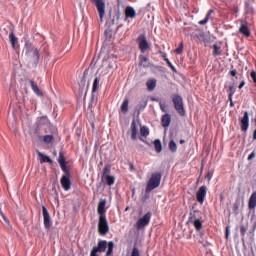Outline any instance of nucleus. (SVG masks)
Listing matches in <instances>:
<instances>
[{
    "mask_svg": "<svg viewBox=\"0 0 256 256\" xmlns=\"http://www.w3.org/2000/svg\"><path fill=\"white\" fill-rule=\"evenodd\" d=\"M25 56L28 59L30 65L36 68L39 65V60L41 59V54H39V49L31 43V41L26 40L24 44Z\"/></svg>",
    "mask_w": 256,
    "mask_h": 256,
    "instance_id": "nucleus-1",
    "label": "nucleus"
},
{
    "mask_svg": "<svg viewBox=\"0 0 256 256\" xmlns=\"http://www.w3.org/2000/svg\"><path fill=\"white\" fill-rule=\"evenodd\" d=\"M161 172H155L151 175L146 186V193H151L153 189H157L161 185Z\"/></svg>",
    "mask_w": 256,
    "mask_h": 256,
    "instance_id": "nucleus-2",
    "label": "nucleus"
},
{
    "mask_svg": "<svg viewBox=\"0 0 256 256\" xmlns=\"http://www.w3.org/2000/svg\"><path fill=\"white\" fill-rule=\"evenodd\" d=\"M172 103H174V108L181 115V117H185V106H183V97L179 94H173Z\"/></svg>",
    "mask_w": 256,
    "mask_h": 256,
    "instance_id": "nucleus-3",
    "label": "nucleus"
},
{
    "mask_svg": "<svg viewBox=\"0 0 256 256\" xmlns=\"http://www.w3.org/2000/svg\"><path fill=\"white\" fill-rule=\"evenodd\" d=\"M98 231L100 235H103V236L109 233V222L107 221V216H99Z\"/></svg>",
    "mask_w": 256,
    "mask_h": 256,
    "instance_id": "nucleus-4",
    "label": "nucleus"
},
{
    "mask_svg": "<svg viewBox=\"0 0 256 256\" xmlns=\"http://www.w3.org/2000/svg\"><path fill=\"white\" fill-rule=\"evenodd\" d=\"M138 47L141 53H147L149 49V41H147V36L145 34H140L137 38Z\"/></svg>",
    "mask_w": 256,
    "mask_h": 256,
    "instance_id": "nucleus-5",
    "label": "nucleus"
},
{
    "mask_svg": "<svg viewBox=\"0 0 256 256\" xmlns=\"http://www.w3.org/2000/svg\"><path fill=\"white\" fill-rule=\"evenodd\" d=\"M97 89H99V78L98 77H96L93 81L92 94H91L90 102L88 104V109H93V104L97 103V97H95V93H97Z\"/></svg>",
    "mask_w": 256,
    "mask_h": 256,
    "instance_id": "nucleus-6",
    "label": "nucleus"
},
{
    "mask_svg": "<svg viewBox=\"0 0 256 256\" xmlns=\"http://www.w3.org/2000/svg\"><path fill=\"white\" fill-rule=\"evenodd\" d=\"M91 3H94L96 9L99 13L100 21L103 23V18L105 17V0H90Z\"/></svg>",
    "mask_w": 256,
    "mask_h": 256,
    "instance_id": "nucleus-7",
    "label": "nucleus"
},
{
    "mask_svg": "<svg viewBox=\"0 0 256 256\" xmlns=\"http://www.w3.org/2000/svg\"><path fill=\"white\" fill-rule=\"evenodd\" d=\"M150 221L151 212H147L142 218L138 219V221L136 222V228L138 229V231H140V229H145V227L149 225Z\"/></svg>",
    "mask_w": 256,
    "mask_h": 256,
    "instance_id": "nucleus-8",
    "label": "nucleus"
},
{
    "mask_svg": "<svg viewBox=\"0 0 256 256\" xmlns=\"http://www.w3.org/2000/svg\"><path fill=\"white\" fill-rule=\"evenodd\" d=\"M205 197H207V186L203 185L198 189L196 193V199L200 205L205 203Z\"/></svg>",
    "mask_w": 256,
    "mask_h": 256,
    "instance_id": "nucleus-9",
    "label": "nucleus"
},
{
    "mask_svg": "<svg viewBox=\"0 0 256 256\" xmlns=\"http://www.w3.org/2000/svg\"><path fill=\"white\" fill-rule=\"evenodd\" d=\"M42 213L44 217L45 229H51V225H53V222H51V215H49V211L47 210V207L42 206Z\"/></svg>",
    "mask_w": 256,
    "mask_h": 256,
    "instance_id": "nucleus-10",
    "label": "nucleus"
},
{
    "mask_svg": "<svg viewBox=\"0 0 256 256\" xmlns=\"http://www.w3.org/2000/svg\"><path fill=\"white\" fill-rule=\"evenodd\" d=\"M241 131L246 132L249 129V112L245 111L240 120Z\"/></svg>",
    "mask_w": 256,
    "mask_h": 256,
    "instance_id": "nucleus-11",
    "label": "nucleus"
},
{
    "mask_svg": "<svg viewBox=\"0 0 256 256\" xmlns=\"http://www.w3.org/2000/svg\"><path fill=\"white\" fill-rule=\"evenodd\" d=\"M60 183L64 191H69L71 189V175L62 176Z\"/></svg>",
    "mask_w": 256,
    "mask_h": 256,
    "instance_id": "nucleus-12",
    "label": "nucleus"
},
{
    "mask_svg": "<svg viewBox=\"0 0 256 256\" xmlns=\"http://www.w3.org/2000/svg\"><path fill=\"white\" fill-rule=\"evenodd\" d=\"M139 133V129L137 128V120L133 119L131 123V139L132 141H137V135Z\"/></svg>",
    "mask_w": 256,
    "mask_h": 256,
    "instance_id": "nucleus-13",
    "label": "nucleus"
},
{
    "mask_svg": "<svg viewBox=\"0 0 256 256\" xmlns=\"http://www.w3.org/2000/svg\"><path fill=\"white\" fill-rule=\"evenodd\" d=\"M125 17L126 19H135L137 17V11L132 6H127L125 9Z\"/></svg>",
    "mask_w": 256,
    "mask_h": 256,
    "instance_id": "nucleus-14",
    "label": "nucleus"
},
{
    "mask_svg": "<svg viewBox=\"0 0 256 256\" xmlns=\"http://www.w3.org/2000/svg\"><path fill=\"white\" fill-rule=\"evenodd\" d=\"M239 33L244 35V37H251V31L249 30V26L247 22H242L239 28Z\"/></svg>",
    "mask_w": 256,
    "mask_h": 256,
    "instance_id": "nucleus-15",
    "label": "nucleus"
},
{
    "mask_svg": "<svg viewBox=\"0 0 256 256\" xmlns=\"http://www.w3.org/2000/svg\"><path fill=\"white\" fill-rule=\"evenodd\" d=\"M105 205H107V200H101L99 202L98 209H97L99 217H107V215L105 214L106 213Z\"/></svg>",
    "mask_w": 256,
    "mask_h": 256,
    "instance_id": "nucleus-16",
    "label": "nucleus"
},
{
    "mask_svg": "<svg viewBox=\"0 0 256 256\" xmlns=\"http://www.w3.org/2000/svg\"><path fill=\"white\" fill-rule=\"evenodd\" d=\"M161 125L164 127V129H167V127L171 125V114L166 113L162 115Z\"/></svg>",
    "mask_w": 256,
    "mask_h": 256,
    "instance_id": "nucleus-17",
    "label": "nucleus"
},
{
    "mask_svg": "<svg viewBox=\"0 0 256 256\" xmlns=\"http://www.w3.org/2000/svg\"><path fill=\"white\" fill-rule=\"evenodd\" d=\"M30 83V87L32 89V91L38 96V97H43V92L39 89V86L37 85V83L33 80L29 81Z\"/></svg>",
    "mask_w": 256,
    "mask_h": 256,
    "instance_id": "nucleus-18",
    "label": "nucleus"
},
{
    "mask_svg": "<svg viewBox=\"0 0 256 256\" xmlns=\"http://www.w3.org/2000/svg\"><path fill=\"white\" fill-rule=\"evenodd\" d=\"M146 87L148 91H155V87H157V79L151 78L147 80Z\"/></svg>",
    "mask_w": 256,
    "mask_h": 256,
    "instance_id": "nucleus-19",
    "label": "nucleus"
},
{
    "mask_svg": "<svg viewBox=\"0 0 256 256\" xmlns=\"http://www.w3.org/2000/svg\"><path fill=\"white\" fill-rule=\"evenodd\" d=\"M38 155L40 157V163H49L50 165H53V160L51 159V157H49L41 152H38Z\"/></svg>",
    "mask_w": 256,
    "mask_h": 256,
    "instance_id": "nucleus-20",
    "label": "nucleus"
},
{
    "mask_svg": "<svg viewBox=\"0 0 256 256\" xmlns=\"http://www.w3.org/2000/svg\"><path fill=\"white\" fill-rule=\"evenodd\" d=\"M102 181H105L106 185H108L109 187H111L112 185H115V177L108 175V176H104L101 177Z\"/></svg>",
    "mask_w": 256,
    "mask_h": 256,
    "instance_id": "nucleus-21",
    "label": "nucleus"
},
{
    "mask_svg": "<svg viewBox=\"0 0 256 256\" xmlns=\"http://www.w3.org/2000/svg\"><path fill=\"white\" fill-rule=\"evenodd\" d=\"M249 209H255L256 207V191L252 193L248 202Z\"/></svg>",
    "mask_w": 256,
    "mask_h": 256,
    "instance_id": "nucleus-22",
    "label": "nucleus"
},
{
    "mask_svg": "<svg viewBox=\"0 0 256 256\" xmlns=\"http://www.w3.org/2000/svg\"><path fill=\"white\" fill-rule=\"evenodd\" d=\"M153 143L156 153H161L163 151V144H161V140L155 139Z\"/></svg>",
    "mask_w": 256,
    "mask_h": 256,
    "instance_id": "nucleus-23",
    "label": "nucleus"
},
{
    "mask_svg": "<svg viewBox=\"0 0 256 256\" xmlns=\"http://www.w3.org/2000/svg\"><path fill=\"white\" fill-rule=\"evenodd\" d=\"M121 111H122V113H128L129 112V98H125L123 100V103L121 105Z\"/></svg>",
    "mask_w": 256,
    "mask_h": 256,
    "instance_id": "nucleus-24",
    "label": "nucleus"
},
{
    "mask_svg": "<svg viewBox=\"0 0 256 256\" xmlns=\"http://www.w3.org/2000/svg\"><path fill=\"white\" fill-rule=\"evenodd\" d=\"M121 18V13L120 12H116L113 15V18L111 19V21L109 22V25H117V23H119V19Z\"/></svg>",
    "mask_w": 256,
    "mask_h": 256,
    "instance_id": "nucleus-25",
    "label": "nucleus"
},
{
    "mask_svg": "<svg viewBox=\"0 0 256 256\" xmlns=\"http://www.w3.org/2000/svg\"><path fill=\"white\" fill-rule=\"evenodd\" d=\"M245 12L247 13V15L255 13V10L253 9V6L251 5V3H249V1H245Z\"/></svg>",
    "mask_w": 256,
    "mask_h": 256,
    "instance_id": "nucleus-26",
    "label": "nucleus"
},
{
    "mask_svg": "<svg viewBox=\"0 0 256 256\" xmlns=\"http://www.w3.org/2000/svg\"><path fill=\"white\" fill-rule=\"evenodd\" d=\"M148 100L147 98H142L141 101L137 105L138 111H143L145 107H147Z\"/></svg>",
    "mask_w": 256,
    "mask_h": 256,
    "instance_id": "nucleus-27",
    "label": "nucleus"
},
{
    "mask_svg": "<svg viewBox=\"0 0 256 256\" xmlns=\"http://www.w3.org/2000/svg\"><path fill=\"white\" fill-rule=\"evenodd\" d=\"M9 41L12 45V48L15 49V44L17 43L18 39L15 37V32L11 31L9 34Z\"/></svg>",
    "mask_w": 256,
    "mask_h": 256,
    "instance_id": "nucleus-28",
    "label": "nucleus"
},
{
    "mask_svg": "<svg viewBox=\"0 0 256 256\" xmlns=\"http://www.w3.org/2000/svg\"><path fill=\"white\" fill-rule=\"evenodd\" d=\"M55 139V136H53V134H48V135H45L44 138H43V142L46 144V145H50V143H53V140Z\"/></svg>",
    "mask_w": 256,
    "mask_h": 256,
    "instance_id": "nucleus-29",
    "label": "nucleus"
},
{
    "mask_svg": "<svg viewBox=\"0 0 256 256\" xmlns=\"http://www.w3.org/2000/svg\"><path fill=\"white\" fill-rule=\"evenodd\" d=\"M107 247H108V249H107V252H106V256L113 255V249L115 247V243L113 241H110V242H108Z\"/></svg>",
    "mask_w": 256,
    "mask_h": 256,
    "instance_id": "nucleus-30",
    "label": "nucleus"
},
{
    "mask_svg": "<svg viewBox=\"0 0 256 256\" xmlns=\"http://www.w3.org/2000/svg\"><path fill=\"white\" fill-rule=\"evenodd\" d=\"M192 223L196 231H201L203 229V222L200 219L194 220Z\"/></svg>",
    "mask_w": 256,
    "mask_h": 256,
    "instance_id": "nucleus-31",
    "label": "nucleus"
},
{
    "mask_svg": "<svg viewBox=\"0 0 256 256\" xmlns=\"http://www.w3.org/2000/svg\"><path fill=\"white\" fill-rule=\"evenodd\" d=\"M140 135H141V137H149V127L142 126L140 128Z\"/></svg>",
    "mask_w": 256,
    "mask_h": 256,
    "instance_id": "nucleus-32",
    "label": "nucleus"
},
{
    "mask_svg": "<svg viewBox=\"0 0 256 256\" xmlns=\"http://www.w3.org/2000/svg\"><path fill=\"white\" fill-rule=\"evenodd\" d=\"M109 173H111V165L107 164L104 166V168L102 170V177L109 176Z\"/></svg>",
    "mask_w": 256,
    "mask_h": 256,
    "instance_id": "nucleus-33",
    "label": "nucleus"
},
{
    "mask_svg": "<svg viewBox=\"0 0 256 256\" xmlns=\"http://www.w3.org/2000/svg\"><path fill=\"white\" fill-rule=\"evenodd\" d=\"M168 147L172 153H177V143L174 140L169 142Z\"/></svg>",
    "mask_w": 256,
    "mask_h": 256,
    "instance_id": "nucleus-34",
    "label": "nucleus"
},
{
    "mask_svg": "<svg viewBox=\"0 0 256 256\" xmlns=\"http://www.w3.org/2000/svg\"><path fill=\"white\" fill-rule=\"evenodd\" d=\"M60 169H62L63 173H65L64 176L71 175V172L69 171V168L67 167V162L64 164H60Z\"/></svg>",
    "mask_w": 256,
    "mask_h": 256,
    "instance_id": "nucleus-35",
    "label": "nucleus"
},
{
    "mask_svg": "<svg viewBox=\"0 0 256 256\" xmlns=\"http://www.w3.org/2000/svg\"><path fill=\"white\" fill-rule=\"evenodd\" d=\"M164 57V61L167 63L168 67H170V69L174 72L177 73V68L174 67V65L171 63V61L169 60V58H167L165 55Z\"/></svg>",
    "mask_w": 256,
    "mask_h": 256,
    "instance_id": "nucleus-36",
    "label": "nucleus"
},
{
    "mask_svg": "<svg viewBox=\"0 0 256 256\" xmlns=\"http://www.w3.org/2000/svg\"><path fill=\"white\" fill-rule=\"evenodd\" d=\"M139 61H140V65H142L143 67H148V65L144 64V63H147V61H149L148 57L140 55Z\"/></svg>",
    "mask_w": 256,
    "mask_h": 256,
    "instance_id": "nucleus-37",
    "label": "nucleus"
},
{
    "mask_svg": "<svg viewBox=\"0 0 256 256\" xmlns=\"http://www.w3.org/2000/svg\"><path fill=\"white\" fill-rule=\"evenodd\" d=\"M247 233V227L245 225L240 226V235L242 237V241H245V235Z\"/></svg>",
    "mask_w": 256,
    "mask_h": 256,
    "instance_id": "nucleus-38",
    "label": "nucleus"
},
{
    "mask_svg": "<svg viewBox=\"0 0 256 256\" xmlns=\"http://www.w3.org/2000/svg\"><path fill=\"white\" fill-rule=\"evenodd\" d=\"M195 213H197V210L190 212V216L188 218L189 223H193L194 221H197V217H196Z\"/></svg>",
    "mask_w": 256,
    "mask_h": 256,
    "instance_id": "nucleus-39",
    "label": "nucleus"
},
{
    "mask_svg": "<svg viewBox=\"0 0 256 256\" xmlns=\"http://www.w3.org/2000/svg\"><path fill=\"white\" fill-rule=\"evenodd\" d=\"M235 86H230L229 87V93H228V101H231V98L233 95H235Z\"/></svg>",
    "mask_w": 256,
    "mask_h": 256,
    "instance_id": "nucleus-40",
    "label": "nucleus"
},
{
    "mask_svg": "<svg viewBox=\"0 0 256 256\" xmlns=\"http://www.w3.org/2000/svg\"><path fill=\"white\" fill-rule=\"evenodd\" d=\"M59 165H63L65 164V156L63 155V152H59V156H58V159H57Z\"/></svg>",
    "mask_w": 256,
    "mask_h": 256,
    "instance_id": "nucleus-41",
    "label": "nucleus"
},
{
    "mask_svg": "<svg viewBox=\"0 0 256 256\" xmlns=\"http://www.w3.org/2000/svg\"><path fill=\"white\" fill-rule=\"evenodd\" d=\"M183 48H184V45H183V42H181L179 44V47L175 49L174 53H176V55H181L183 53Z\"/></svg>",
    "mask_w": 256,
    "mask_h": 256,
    "instance_id": "nucleus-42",
    "label": "nucleus"
},
{
    "mask_svg": "<svg viewBox=\"0 0 256 256\" xmlns=\"http://www.w3.org/2000/svg\"><path fill=\"white\" fill-rule=\"evenodd\" d=\"M213 55L214 57H219V55H221V53L219 52V46L217 44H213Z\"/></svg>",
    "mask_w": 256,
    "mask_h": 256,
    "instance_id": "nucleus-43",
    "label": "nucleus"
},
{
    "mask_svg": "<svg viewBox=\"0 0 256 256\" xmlns=\"http://www.w3.org/2000/svg\"><path fill=\"white\" fill-rule=\"evenodd\" d=\"M159 107H160V109H161V111H162L163 113H166V112H167V104H165V102L160 101V102H159Z\"/></svg>",
    "mask_w": 256,
    "mask_h": 256,
    "instance_id": "nucleus-44",
    "label": "nucleus"
},
{
    "mask_svg": "<svg viewBox=\"0 0 256 256\" xmlns=\"http://www.w3.org/2000/svg\"><path fill=\"white\" fill-rule=\"evenodd\" d=\"M131 256H141V253L139 252V248L134 247V248L132 249Z\"/></svg>",
    "mask_w": 256,
    "mask_h": 256,
    "instance_id": "nucleus-45",
    "label": "nucleus"
},
{
    "mask_svg": "<svg viewBox=\"0 0 256 256\" xmlns=\"http://www.w3.org/2000/svg\"><path fill=\"white\" fill-rule=\"evenodd\" d=\"M206 179H207L208 183L211 181V179H213V170H210L207 172Z\"/></svg>",
    "mask_w": 256,
    "mask_h": 256,
    "instance_id": "nucleus-46",
    "label": "nucleus"
},
{
    "mask_svg": "<svg viewBox=\"0 0 256 256\" xmlns=\"http://www.w3.org/2000/svg\"><path fill=\"white\" fill-rule=\"evenodd\" d=\"M233 211L236 213V215H239V203L235 202L233 204Z\"/></svg>",
    "mask_w": 256,
    "mask_h": 256,
    "instance_id": "nucleus-47",
    "label": "nucleus"
},
{
    "mask_svg": "<svg viewBox=\"0 0 256 256\" xmlns=\"http://www.w3.org/2000/svg\"><path fill=\"white\" fill-rule=\"evenodd\" d=\"M209 22V16H205V18L201 21H199V25H207V23Z\"/></svg>",
    "mask_w": 256,
    "mask_h": 256,
    "instance_id": "nucleus-48",
    "label": "nucleus"
},
{
    "mask_svg": "<svg viewBox=\"0 0 256 256\" xmlns=\"http://www.w3.org/2000/svg\"><path fill=\"white\" fill-rule=\"evenodd\" d=\"M0 215L2 217V219L6 222L9 223V219H7V216H5V213H3V210L0 207Z\"/></svg>",
    "mask_w": 256,
    "mask_h": 256,
    "instance_id": "nucleus-49",
    "label": "nucleus"
},
{
    "mask_svg": "<svg viewBox=\"0 0 256 256\" xmlns=\"http://www.w3.org/2000/svg\"><path fill=\"white\" fill-rule=\"evenodd\" d=\"M250 77L253 80V83H256V72H255V70H252L250 72Z\"/></svg>",
    "mask_w": 256,
    "mask_h": 256,
    "instance_id": "nucleus-50",
    "label": "nucleus"
},
{
    "mask_svg": "<svg viewBox=\"0 0 256 256\" xmlns=\"http://www.w3.org/2000/svg\"><path fill=\"white\" fill-rule=\"evenodd\" d=\"M213 13H215V10H213V9L209 10L206 14V17H208V19H209V17H211V15H213Z\"/></svg>",
    "mask_w": 256,
    "mask_h": 256,
    "instance_id": "nucleus-51",
    "label": "nucleus"
},
{
    "mask_svg": "<svg viewBox=\"0 0 256 256\" xmlns=\"http://www.w3.org/2000/svg\"><path fill=\"white\" fill-rule=\"evenodd\" d=\"M230 75H231L232 77H237V70H236V69L231 70V71H230Z\"/></svg>",
    "mask_w": 256,
    "mask_h": 256,
    "instance_id": "nucleus-52",
    "label": "nucleus"
},
{
    "mask_svg": "<svg viewBox=\"0 0 256 256\" xmlns=\"http://www.w3.org/2000/svg\"><path fill=\"white\" fill-rule=\"evenodd\" d=\"M251 159H255V152L249 154L248 161H251Z\"/></svg>",
    "mask_w": 256,
    "mask_h": 256,
    "instance_id": "nucleus-53",
    "label": "nucleus"
},
{
    "mask_svg": "<svg viewBox=\"0 0 256 256\" xmlns=\"http://www.w3.org/2000/svg\"><path fill=\"white\" fill-rule=\"evenodd\" d=\"M245 87V80H242L238 86V89H242Z\"/></svg>",
    "mask_w": 256,
    "mask_h": 256,
    "instance_id": "nucleus-54",
    "label": "nucleus"
},
{
    "mask_svg": "<svg viewBox=\"0 0 256 256\" xmlns=\"http://www.w3.org/2000/svg\"><path fill=\"white\" fill-rule=\"evenodd\" d=\"M229 229H230V226H227L226 227V232H225L226 239H229Z\"/></svg>",
    "mask_w": 256,
    "mask_h": 256,
    "instance_id": "nucleus-55",
    "label": "nucleus"
},
{
    "mask_svg": "<svg viewBox=\"0 0 256 256\" xmlns=\"http://www.w3.org/2000/svg\"><path fill=\"white\" fill-rule=\"evenodd\" d=\"M229 101H230V107H235V103H233V97Z\"/></svg>",
    "mask_w": 256,
    "mask_h": 256,
    "instance_id": "nucleus-56",
    "label": "nucleus"
},
{
    "mask_svg": "<svg viewBox=\"0 0 256 256\" xmlns=\"http://www.w3.org/2000/svg\"><path fill=\"white\" fill-rule=\"evenodd\" d=\"M130 171H133L135 169V166L133 165V163H130Z\"/></svg>",
    "mask_w": 256,
    "mask_h": 256,
    "instance_id": "nucleus-57",
    "label": "nucleus"
},
{
    "mask_svg": "<svg viewBox=\"0 0 256 256\" xmlns=\"http://www.w3.org/2000/svg\"><path fill=\"white\" fill-rule=\"evenodd\" d=\"M179 143H180V145H183V143H185V140L182 139L179 141Z\"/></svg>",
    "mask_w": 256,
    "mask_h": 256,
    "instance_id": "nucleus-58",
    "label": "nucleus"
},
{
    "mask_svg": "<svg viewBox=\"0 0 256 256\" xmlns=\"http://www.w3.org/2000/svg\"><path fill=\"white\" fill-rule=\"evenodd\" d=\"M140 141H143L144 143H146V145H149V142H147V141H145V140H143L141 138H140Z\"/></svg>",
    "mask_w": 256,
    "mask_h": 256,
    "instance_id": "nucleus-59",
    "label": "nucleus"
},
{
    "mask_svg": "<svg viewBox=\"0 0 256 256\" xmlns=\"http://www.w3.org/2000/svg\"><path fill=\"white\" fill-rule=\"evenodd\" d=\"M205 234L203 232L200 233V237H203Z\"/></svg>",
    "mask_w": 256,
    "mask_h": 256,
    "instance_id": "nucleus-60",
    "label": "nucleus"
},
{
    "mask_svg": "<svg viewBox=\"0 0 256 256\" xmlns=\"http://www.w3.org/2000/svg\"><path fill=\"white\" fill-rule=\"evenodd\" d=\"M106 37H109L108 32H105Z\"/></svg>",
    "mask_w": 256,
    "mask_h": 256,
    "instance_id": "nucleus-61",
    "label": "nucleus"
},
{
    "mask_svg": "<svg viewBox=\"0 0 256 256\" xmlns=\"http://www.w3.org/2000/svg\"><path fill=\"white\" fill-rule=\"evenodd\" d=\"M87 71H88L87 69L84 71V75L87 74Z\"/></svg>",
    "mask_w": 256,
    "mask_h": 256,
    "instance_id": "nucleus-62",
    "label": "nucleus"
},
{
    "mask_svg": "<svg viewBox=\"0 0 256 256\" xmlns=\"http://www.w3.org/2000/svg\"><path fill=\"white\" fill-rule=\"evenodd\" d=\"M109 16L111 17V12H109Z\"/></svg>",
    "mask_w": 256,
    "mask_h": 256,
    "instance_id": "nucleus-63",
    "label": "nucleus"
}]
</instances>
